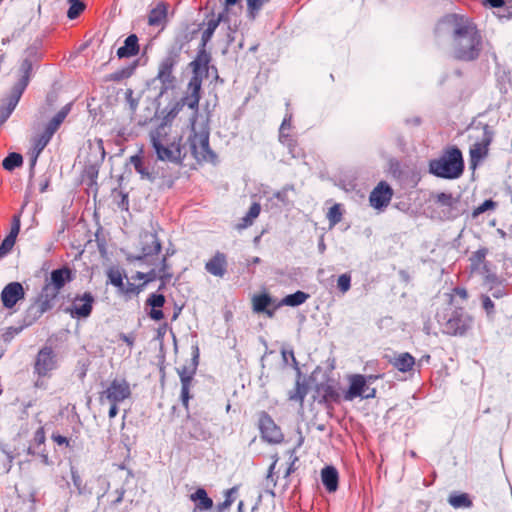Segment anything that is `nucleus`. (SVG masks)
I'll return each mask as SVG.
<instances>
[{
	"label": "nucleus",
	"mask_w": 512,
	"mask_h": 512,
	"mask_svg": "<svg viewBox=\"0 0 512 512\" xmlns=\"http://www.w3.org/2000/svg\"><path fill=\"white\" fill-rule=\"evenodd\" d=\"M436 32L451 38V52L456 60L471 62L480 56L483 49L482 36L468 17L448 14L437 24Z\"/></svg>",
	"instance_id": "obj_1"
},
{
	"label": "nucleus",
	"mask_w": 512,
	"mask_h": 512,
	"mask_svg": "<svg viewBox=\"0 0 512 512\" xmlns=\"http://www.w3.org/2000/svg\"><path fill=\"white\" fill-rule=\"evenodd\" d=\"M464 168L463 155L457 146L447 147L438 158L429 161V172L443 179L460 178Z\"/></svg>",
	"instance_id": "obj_2"
},
{
	"label": "nucleus",
	"mask_w": 512,
	"mask_h": 512,
	"mask_svg": "<svg viewBox=\"0 0 512 512\" xmlns=\"http://www.w3.org/2000/svg\"><path fill=\"white\" fill-rule=\"evenodd\" d=\"M150 141L159 160L181 162L183 157L180 144L170 140L164 126L161 125L150 132Z\"/></svg>",
	"instance_id": "obj_3"
},
{
	"label": "nucleus",
	"mask_w": 512,
	"mask_h": 512,
	"mask_svg": "<svg viewBox=\"0 0 512 512\" xmlns=\"http://www.w3.org/2000/svg\"><path fill=\"white\" fill-rule=\"evenodd\" d=\"M211 60V55L205 49V47L200 45L196 58L190 63L193 75L188 83L189 90L191 94L187 100H189V104L196 105L200 100V91L202 86L203 77L208 73V65Z\"/></svg>",
	"instance_id": "obj_4"
},
{
	"label": "nucleus",
	"mask_w": 512,
	"mask_h": 512,
	"mask_svg": "<svg viewBox=\"0 0 512 512\" xmlns=\"http://www.w3.org/2000/svg\"><path fill=\"white\" fill-rule=\"evenodd\" d=\"M436 319L442 332L450 336H464L473 324L472 317L461 308L454 310L449 317L437 312Z\"/></svg>",
	"instance_id": "obj_5"
},
{
	"label": "nucleus",
	"mask_w": 512,
	"mask_h": 512,
	"mask_svg": "<svg viewBox=\"0 0 512 512\" xmlns=\"http://www.w3.org/2000/svg\"><path fill=\"white\" fill-rule=\"evenodd\" d=\"M179 57V49L171 48L168 50L165 57L159 62L158 73L155 80L161 83V95L175 87L176 77L173 74V70L179 62Z\"/></svg>",
	"instance_id": "obj_6"
},
{
	"label": "nucleus",
	"mask_w": 512,
	"mask_h": 512,
	"mask_svg": "<svg viewBox=\"0 0 512 512\" xmlns=\"http://www.w3.org/2000/svg\"><path fill=\"white\" fill-rule=\"evenodd\" d=\"M191 130L192 134L189 137V143L195 159L214 163L217 156L209 146V131L204 128L200 132H196L195 125H191Z\"/></svg>",
	"instance_id": "obj_7"
},
{
	"label": "nucleus",
	"mask_w": 512,
	"mask_h": 512,
	"mask_svg": "<svg viewBox=\"0 0 512 512\" xmlns=\"http://www.w3.org/2000/svg\"><path fill=\"white\" fill-rule=\"evenodd\" d=\"M130 396L131 388L128 381L124 378H116L100 393L99 400L102 404L105 401L109 403H122L130 398Z\"/></svg>",
	"instance_id": "obj_8"
},
{
	"label": "nucleus",
	"mask_w": 512,
	"mask_h": 512,
	"mask_svg": "<svg viewBox=\"0 0 512 512\" xmlns=\"http://www.w3.org/2000/svg\"><path fill=\"white\" fill-rule=\"evenodd\" d=\"M140 245L141 253L135 259L148 265L154 264L162 248L157 234L151 232L143 233Z\"/></svg>",
	"instance_id": "obj_9"
},
{
	"label": "nucleus",
	"mask_w": 512,
	"mask_h": 512,
	"mask_svg": "<svg viewBox=\"0 0 512 512\" xmlns=\"http://www.w3.org/2000/svg\"><path fill=\"white\" fill-rule=\"evenodd\" d=\"M198 348L196 347L195 353L189 365H183L177 369V373L181 381V401L184 407L188 408V403L191 398L190 387L192 384L193 377L196 373L198 366Z\"/></svg>",
	"instance_id": "obj_10"
},
{
	"label": "nucleus",
	"mask_w": 512,
	"mask_h": 512,
	"mask_svg": "<svg viewBox=\"0 0 512 512\" xmlns=\"http://www.w3.org/2000/svg\"><path fill=\"white\" fill-rule=\"evenodd\" d=\"M57 368V356L51 347L45 346L39 350L35 363L34 373L39 378L50 377L52 371Z\"/></svg>",
	"instance_id": "obj_11"
},
{
	"label": "nucleus",
	"mask_w": 512,
	"mask_h": 512,
	"mask_svg": "<svg viewBox=\"0 0 512 512\" xmlns=\"http://www.w3.org/2000/svg\"><path fill=\"white\" fill-rule=\"evenodd\" d=\"M94 301V296L90 292L77 295L71 306L66 309V312L69 313L72 318H87L92 312Z\"/></svg>",
	"instance_id": "obj_12"
},
{
	"label": "nucleus",
	"mask_w": 512,
	"mask_h": 512,
	"mask_svg": "<svg viewBox=\"0 0 512 512\" xmlns=\"http://www.w3.org/2000/svg\"><path fill=\"white\" fill-rule=\"evenodd\" d=\"M375 396V389H369L366 386L365 377L362 375H354L350 379V386L348 391L344 395L346 401H352L356 397L364 399L373 398Z\"/></svg>",
	"instance_id": "obj_13"
},
{
	"label": "nucleus",
	"mask_w": 512,
	"mask_h": 512,
	"mask_svg": "<svg viewBox=\"0 0 512 512\" xmlns=\"http://www.w3.org/2000/svg\"><path fill=\"white\" fill-rule=\"evenodd\" d=\"M259 428L263 439L270 443H280L283 439V434L280 428L276 425L274 420L266 412H262L259 418Z\"/></svg>",
	"instance_id": "obj_14"
},
{
	"label": "nucleus",
	"mask_w": 512,
	"mask_h": 512,
	"mask_svg": "<svg viewBox=\"0 0 512 512\" xmlns=\"http://www.w3.org/2000/svg\"><path fill=\"white\" fill-rule=\"evenodd\" d=\"M492 141V133L489 131L488 126H485L483 138L481 141L474 143L470 148V163L473 167L483 160L488 154V146Z\"/></svg>",
	"instance_id": "obj_15"
},
{
	"label": "nucleus",
	"mask_w": 512,
	"mask_h": 512,
	"mask_svg": "<svg viewBox=\"0 0 512 512\" xmlns=\"http://www.w3.org/2000/svg\"><path fill=\"white\" fill-rule=\"evenodd\" d=\"M393 196L391 187L386 182H380L370 193L369 202L375 209L386 207Z\"/></svg>",
	"instance_id": "obj_16"
},
{
	"label": "nucleus",
	"mask_w": 512,
	"mask_h": 512,
	"mask_svg": "<svg viewBox=\"0 0 512 512\" xmlns=\"http://www.w3.org/2000/svg\"><path fill=\"white\" fill-rule=\"evenodd\" d=\"M25 295L23 286L19 282H11L7 284L1 292V301L7 309L13 308L16 303L23 299Z\"/></svg>",
	"instance_id": "obj_17"
},
{
	"label": "nucleus",
	"mask_w": 512,
	"mask_h": 512,
	"mask_svg": "<svg viewBox=\"0 0 512 512\" xmlns=\"http://www.w3.org/2000/svg\"><path fill=\"white\" fill-rule=\"evenodd\" d=\"M73 280L72 271L68 267L55 269L51 272L50 281L45 286L50 287L53 291L60 293V290L66 283Z\"/></svg>",
	"instance_id": "obj_18"
},
{
	"label": "nucleus",
	"mask_w": 512,
	"mask_h": 512,
	"mask_svg": "<svg viewBox=\"0 0 512 512\" xmlns=\"http://www.w3.org/2000/svg\"><path fill=\"white\" fill-rule=\"evenodd\" d=\"M27 57L23 60L21 66H20V73L21 78L15 85V87L20 88L22 90H25L33 69V64L37 60V52L34 49H28L27 50Z\"/></svg>",
	"instance_id": "obj_19"
},
{
	"label": "nucleus",
	"mask_w": 512,
	"mask_h": 512,
	"mask_svg": "<svg viewBox=\"0 0 512 512\" xmlns=\"http://www.w3.org/2000/svg\"><path fill=\"white\" fill-rule=\"evenodd\" d=\"M205 269L213 276L222 278L227 271V259L224 253L217 252L206 264Z\"/></svg>",
	"instance_id": "obj_20"
},
{
	"label": "nucleus",
	"mask_w": 512,
	"mask_h": 512,
	"mask_svg": "<svg viewBox=\"0 0 512 512\" xmlns=\"http://www.w3.org/2000/svg\"><path fill=\"white\" fill-rule=\"evenodd\" d=\"M190 94H191V91L189 90V86L187 85V91H186L185 96L182 97L180 101L176 102L174 104V106L171 108V110L169 111V113L167 115L169 118L176 117L179 114V112L183 109V107L187 106L192 111L191 116H190V123H191V125H195V121H196V118L198 115L199 102H197L196 105L191 106L189 104L190 103L189 100H187L189 98Z\"/></svg>",
	"instance_id": "obj_21"
},
{
	"label": "nucleus",
	"mask_w": 512,
	"mask_h": 512,
	"mask_svg": "<svg viewBox=\"0 0 512 512\" xmlns=\"http://www.w3.org/2000/svg\"><path fill=\"white\" fill-rule=\"evenodd\" d=\"M194 502V512L208 511L213 507V500L208 496L204 488H197L196 491L189 496Z\"/></svg>",
	"instance_id": "obj_22"
},
{
	"label": "nucleus",
	"mask_w": 512,
	"mask_h": 512,
	"mask_svg": "<svg viewBox=\"0 0 512 512\" xmlns=\"http://www.w3.org/2000/svg\"><path fill=\"white\" fill-rule=\"evenodd\" d=\"M169 269H170V267L166 263V258L162 257L159 269L156 270L153 268L149 272L146 273L147 276L145 277V282L143 283L144 286L148 282L154 281L155 279L159 278L162 280V285L159 288V289H161L165 285V283L169 282L170 279L172 278V274L169 272Z\"/></svg>",
	"instance_id": "obj_23"
},
{
	"label": "nucleus",
	"mask_w": 512,
	"mask_h": 512,
	"mask_svg": "<svg viewBox=\"0 0 512 512\" xmlns=\"http://www.w3.org/2000/svg\"><path fill=\"white\" fill-rule=\"evenodd\" d=\"M321 480L328 492H335L338 488V471L333 466H326L321 471Z\"/></svg>",
	"instance_id": "obj_24"
},
{
	"label": "nucleus",
	"mask_w": 512,
	"mask_h": 512,
	"mask_svg": "<svg viewBox=\"0 0 512 512\" xmlns=\"http://www.w3.org/2000/svg\"><path fill=\"white\" fill-rule=\"evenodd\" d=\"M139 53V44L138 37L136 34L129 35L125 41L124 45L117 50V56L121 58H129L137 55Z\"/></svg>",
	"instance_id": "obj_25"
},
{
	"label": "nucleus",
	"mask_w": 512,
	"mask_h": 512,
	"mask_svg": "<svg viewBox=\"0 0 512 512\" xmlns=\"http://www.w3.org/2000/svg\"><path fill=\"white\" fill-rule=\"evenodd\" d=\"M57 296V292L44 285L35 301L40 305V307H42V310L47 312L53 308L54 301L56 300Z\"/></svg>",
	"instance_id": "obj_26"
},
{
	"label": "nucleus",
	"mask_w": 512,
	"mask_h": 512,
	"mask_svg": "<svg viewBox=\"0 0 512 512\" xmlns=\"http://www.w3.org/2000/svg\"><path fill=\"white\" fill-rule=\"evenodd\" d=\"M390 362L399 371L408 372L412 370L415 359L410 353L404 352L396 355Z\"/></svg>",
	"instance_id": "obj_27"
},
{
	"label": "nucleus",
	"mask_w": 512,
	"mask_h": 512,
	"mask_svg": "<svg viewBox=\"0 0 512 512\" xmlns=\"http://www.w3.org/2000/svg\"><path fill=\"white\" fill-rule=\"evenodd\" d=\"M222 21H226V16H224V13H220L217 18H212L207 22L206 28L202 32L200 43L201 46L206 47L207 43L211 40L215 30Z\"/></svg>",
	"instance_id": "obj_28"
},
{
	"label": "nucleus",
	"mask_w": 512,
	"mask_h": 512,
	"mask_svg": "<svg viewBox=\"0 0 512 512\" xmlns=\"http://www.w3.org/2000/svg\"><path fill=\"white\" fill-rule=\"evenodd\" d=\"M23 92L24 90L14 86L12 94L8 100L7 106L4 109L0 110L2 122L6 121L8 117L11 115V113L17 106Z\"/></svg>",
	"instance_id": "obj_29"
},
{
	"label": "nucleus",
	"mask_w": 512,
	"mask_h": 512,
	"mask_svg": "<svg viewBox=\"0 0 512 512\" xmlns=\"http://www.w3.org/2000/svg\"><path fill=\"white\" fill-rule=\"evenodd\" d=\"M167 17V8L164 3L157 4L148 15V24L150 26H160L164 24Z\"/></svg>",
	"instance_id": "obj_30"
},
{
	"label": "nucleus",
	"mask_w": 512,
	"mask_h": 512,
	"mask_svg": "<svg viewBox=\"0 0 512 512\" xmlns=\"http://www.w3.org/2000/svg\"><path fill=\"white\" fill-rule=\"evenodd\" d=\"M71 110V103L66 104L45 126L53 134L58 130Z\"/></svg>",
	"instance_id": "obj_31"
},
{
	"label": "nucleus",
	"mask_w": 512,
	"mask_h": 512,
	"mask_svg": "<svg viewBox=\"0 0 512 512\" xmlns=\"http://www.w3.org/2000/svg\"><path fill=\"white\" fill-rule=\"evenodd\" d=\"M270 304L271 297L268 294H260L253 297V310L257 313L266 312L269 317H272L273 311L267 310Z\"/></svg>",
	"instance_id": "obj_32"
},
{
	"label": "nucleus",
	"mask_w": 512,
	"mask_h": 512,
	"mask_svg": "<svg viewBox=\"0 0 512 512\" xmlns=\"http://www.w3.org/2000/svg\"><path fill=\"white\" fill-rule=\"evenodd\" d=\"M129 161L134 166L136 172L140 174L142 179H146L150 182L155 180V176L149 172L148 168L143 164L141 156L133 155L130 157Z\"/></svg>",
	"instance_id": "obj_33"
},
{
	"label": "nucleus",
	"mask_w": 512,
	"mask_h": 512,
	"mask_svg": "<svg viewBox=\"0 0 512 512\" xmlns=\"http://www.w3.org/2000/svg\"><path fill=\"white\" fill-rule=\"evenodd\" d=\"M53 135L54 134L45 127L44 131L41 134L34 137L33 151H37V154H40L48 145Z\"/></svg>",
	"instance_id": "obj_34"
},
{
	"label": "nucleus",
	"mask_w": 512,
	"mask_h": 512,
	"mask_svg": "<svg viewBox=\"0 0 512 512\" xmlns=\"http://www.w3.org/2000/svg\"><path fill=\"white\" fill-rule=\"evenodd\" d=\"M309 298V294L303 291H297L293 294H289L283 298L282 304L296 307L303 304Z\"/></svg>",
	"instance_id": "obj_35"
},
{
	"label": "nucleus",
	"mask_w": 512,
	"mask_h": 512,
	"mask_svg": "<svg viewBox=\"0 0 512 512\" xmlns=\"http://www.w3.org/2000/svg\"><path fill=\"white\" fill-rule=\"evenodd\" d=\"M23 164V157L21 154L12 152L2 162L3 168L7 171H12Z\"/></svg>",
	"instance_id": "obj_36"
},
{
	"label": "nucleus",
	"mask_w": 512,
	"mask_h": 512,
	"mask_svg": "<svg viewBox=\"0 0 512 512\" xmlns=\"http://www.w3.org/2000/svg\"><path fill=\"white\" fill-rule=\"evenodd\" d=\"M448 502L454 508H469L472 506V501L465 493L450 495Z\"/></svg>",
	"instance_id": "obj_37"
},
{
	"label": "nucleus",
	"mask_w": 512,
	"mask_h": 512,
	"mask_svg": "<svg viewBox=\"0 0 512 512\" xmlns=\"http://www.w3.org/2000/svg\"><path fill=\"white\" fill-rule=\"evenodd\" d=\"M137 65H138V61H134L132 64L112 73L110 75V79L113 81H121L126 78H129L134 73Z\"/></svg>",
	"instance_id": "obj_38"
},
{
	"label": "nucleus",
	"mask_w": 512,
	"mask_h": 512,
	"mask_svg": "<svg viewBox=\"0 0 512 512\" xmlns=\"http://www.w3.org/2000/svg\"><path fill=\"white\" fill-rule=\"evenodd\" d=\"M306 395H307L306 385L301 383L299 380H297L294 389L289 392L288 397H289V400L298 401L302 404Z\"/></svg>",
	"instance_id": "obj_39"
},
{
	"label": "nucleus",
	"mask_w": 512,
	"mask_h": 512,
	"mask_svg": "<svg viewBox=\"0 0 512 512\" xmlns=\"http://www.w3.org/2000/svg\"><path fill=\"white\" fill-rule=\"evenodd\" d=\"M435 202L440 207L452 209L458 203V200L451 193L441 192L436 195Z\"/></svg>",
	"instance_id": "obj_40"
},
{
	"label": "nucleus",
	"mask_w": 512,
	"mask_h": 512,
	"mask_svg": "<svg viewBox=\"0 0 512 512\" xmlns=\"http://www.w3.org/2000/svg\"><path fill=\"white\" fill-rule=\"evenodd\" d=\"M70 6L67 11L69 19L77 18L85 9V4L81 0H68Z\"/></svg>",
	"instance_id": "obj_41"
},
{
	"label": "nucleus",
	"mask_w": 512,
	"mask_h": 512,
	"mask_svg": "<svg viewBox=\"0 0 512 512\" xmlns=\"http://www.w3.org/2000/svg\"><path fill=\"white\" fill-rule=\"evenodd\" d=\"M327 218L331 227L335 226L342 220V212L339 204H335L329 209Z\"/></svg>",
	"instance_id": "obj_42"
},
{
	"label": "nucleus",
	"mask_w": 512,
	"mask_h": 512,
	"mask_svg": "<svg viewBox=\"0 0 512 512\" xmlns=\"http://www.w3.org/2000/svg\"><path fill=\"white\" fill-rule=\"evenodd\" d=\"M46 311L42 310V307L34 301L27 309V318H29L30 322L37 320L40 318Z\"/></svg>",
	"instance_id": "obj_43"
},
{
	"label": "nucleus",
	"mask_w": 512,
	"mask_h": 512,
	"mask_svg": "<svg viewBox=\"0 0 512 512\" xmlns=\"http://www.w3.org/2000/svg\"><path fill=\"white\" fill-rule=\"evenodd\" d=\"M125 101L129 107L130 113L134 114L139 104V97H135L134 91L130 88L125 91Z\"/></svg>",
	"instance_id": "obj_44"
},
{
	"label": "nucleus",
	"mask_w": 512,
	"mask_h": 512,
	"mask_svg": "<svg viewBox=\"0 0 512 512\" xmlns=\"http://www.w3.org/2000/svg\"><path fill=\"white\" fill-rule=\"evenodd\" d=\"M266 2H268V0H247L248 16L254 19Z\"/></svg>",
	"instance_id": "obj_45"
},
{
	"label": "nucleus",
	"mask_w": 512,
	"mask_h": 512,
	"mask_svg": "<svg viewBox=\"0 0 512 512\" xmlns=\"http://www.w3.org/2000/svg\"><path fill=\"white\" fill-rule=\"evenodd\" d=\"M108 279L112 285L117 287L119 291L123 288L124 282H123V276L122 273L119 270H109L108 271Z\"/></svg>",
	"instance_id": "obj_46"
},
{
	"label": "nucleus",
	"mask_w": 512,
	"mask_h": 512,
	"mask_svg": "<svg viewBox=\"0 0 512 512\" xmlns=\"http://www.w3.org/2000/svg\"><path fill=\"white\" fill-rule=\"evenodd\" d=\"M260 210H261L260 204L253 203L250 206L249 211L247 212L246 216L243 218V221L245 223L244 225L245 226L251 225L253 220L258 217Z\"/></svg>",
	"instance_id": "obj_47"
},
{
	"label": "nucleus",
	"mask_w": 512,
	"mask_h": 512,
	"mask_svg": "<svg viewBox=\"0 0 512 512\" xmlns=\"http://www.w3.org/2000/svg\"><path fill=\"white\" fill-rule=\"evenodd\" d=\"M503 281L496 274L486 271V274L483 278L482 286L485 290H488L490 287L500 284Z\"/></svg>",
	"instance_id": "obj_48"
},
{
	"label": "nucleus",
	"mask_w": 512,
	"mask_h": 512,
	"mask_svg": "<svg viewBox=\"0 0 512 512\" xmlns=\"http://www.w3.org/2000/svg\"><path fill=\"white\" fill-rule=\"evenodd\" d=\"M291 119H292V115L291 114H287L282 123H281V126H280V130H279V140L280 142L282 143H285L286 140H288V137L289 135L285 134V130H288L290 129L291 127Z\"/></svg>",
	"instance_id": "obj_49"
},
{
	"label": "nucleus",
	"mask_w": 512,
	"mask_h": 512,
	"mask_svg": "<svg viewBox=\"0 0 512 512\" xmlns=\"http://www.w3.org/2000/svg\"><path fill=\"white\" fill-rule=\"evenodd\" d=\"M165 303V297L162 294L152 293L146 300V304L152 308H161Z\"/></svg>",
	"instance_id": "obj_50"
},
{
	"label": "nucleus",
	"mask_w": 512,
	"mask_h": 512,
	"mask_svg": "<svg viewBox=\"0 0 512 512\" xmlns=\"http://www.w3.org/2000/svg\"><path fill=\"white\" fill-rule=\"evenodd\" d=\"M143 288L144 284L135 285L134 283L128 281L126 284L124 283L123 288L120 290V293L127 296H130L132 294L137 295L142 291Z\"/></svg>",
	"instance_id": "obj_51"
},
{
	"label": "nucleus",
	"mask_w": 512,
	"mask_h": 512,
	"mask_svg": "<svg viewBox=\"0 0 512 512\" xmlns=\"http://www.w3.org/2000/svg\"><path fill=\"white\" fill-rule=\"evenodd\" d=\"M71 478L78 493L83 494L85 492V484L83 483V480L78 471L74 467H71Z\"/></svg>",
	"instance_id": "obj_52"
},
{
	"label": "nucleus",
	"mask_w": 512,
	"mask_h": 512,
	"mask_svg": "<svg viewBox=\"0 0 512 512\" xmlns=\"http://www.w3.org/2000/svg\"><path fill=\"white\" fill-rule=\"evenodd\" d=\"M15 239L12 237L6 236L0 245V259L6 256L13 248L15 244Z\"/></svg>",
	"instance_id": "obj_53"
},
{
	"label": "nucleus",
	"mask_w": 512,
	"mask_h": 512,
	"mask_svg": "<svg viewBox=\"0 0 512 512\" xmlns=\"http://www.w3.org/2000/svg\"><path fill=\"white\" fill-rule=\"evenodd\" d=\"M487 291H489L491 295L496 299L502 298L507 294L504 280L501 281L500 284L490 287Z\"/></svg>",
	"instance_id": "obj_54"
},
{
	"label": "nucleus",
	"mask_w": 512,
	"mask_h": 512,
	"mask_svg": "<svg viewBox=\"0 0 512 512\" xmlns=\"http://www.w3.org/2000/svg\"><path fill=\"white\" fill-rule=\"evenodd\" d=\"M337 286L343 293L347 292L351 287V277L348 274H342L338 277Z\"/></svg>",
	"instance_id": "obj_55"
},
{
	"label": "nucleus",
	"mask_w": 512,
	"mask_h": 512,
	"mask_svg": "<svg viewBox=\"0 0 512 512\" xmlns=\"http://www.w3.org/2000/svg\"><path fill=\"white\" fill-rule=\"evenodd\" d=\"M496 207V202L491 199L485 200L481 205L476 207L473 211V216H478L488 210L494 209Z\"/></svg>",
	"instance_id": "obj_56"
},
{
	"label": "nucleus",
	"mask_w": 512,
	"mask_h": 512,
	"mask_svg": "<svg viewBox=\"0 0 512 512\" xmlns=\"http://www.w3.org/2000/svg\"><path fill=\"white\" fill-rule=\"evenodd\" d=\"M323 397H324V399L326 401H337L338 398H339V394L337 393V391L333 387L327 386L324 389Z\"/></svg>",
	"instance_id": "obj_57"
},
{
	"label": "nucleus",
	"mask_w": 512,
	"mask_h": 512,
	"mask_svg": "<svg viewBox=\"0 0 512 512\" xmlns=\"http://www.w3.org/2000/svg\"><path fill=\"white\" fill-rule=\"evenodd\" d=\"M19 231H20V219H19V216H14L13 223L11 226V231L7 236L12 237L13 239L16 240V237H17Z\"/></svg>",
	"instance_id": "obj_58"
},
{
	"label": "nucleus",
	"mask_w": 512,
	"mask_h": 512,
	"mask_svg": "<svg viewBox=\"0 0 512 512\" xmlns=\"http://www.w3.org/2000/svg\"><path fill=\"white\" fill-rule=\"evenodd\" d=\"M51 438L55 443H57L60 446L65 445L66 447H70V440L65 436L53 433Z\"/></svg>",
	"instance_id": "obj_59"
},
{
	"label": "nucleus",
	"mask_w": 512,
	"mask_h": 512,
	"mask_svg": "<svg viewBox=\"0 0 512 512\" xmlns=\"http://www.w3.org/2000/svg\"><path fill=\"white\" fill-rule=\"evenodd\" d=\"M90 147H94L99 152L101 159L105 158V149L102 139H95L94 143H90Z\"/></svg>",
	"instance_id": "obj_60"
},
{
	"label": "nucleus",
	"mask_w": 512,
	"mask_h": 512,
	"mask_svg": "<svg viewBox=\"0 0 512 512\" xmlns=\"http://www.w3.org/2000/svg\"><path fill=\"white\" fill-rule=\"evenodd\" d=\"M34 442L37 445H42L45 442V431L43 427H39L34 433Z\"/></svg>",
	"instance_id": "obj_61"
},
{
	"label": "nucleus",
	"mask_w": 512,
	"mask_h": 512,
	"mask_svg": "<svg viewBox=\"0 0 512 512\" xmlns=\"http://www.w3.org/2000/svg\"><path fill=\"white\" fill-rule=\"evenodd\" d=\"M487 251L485 249H479L475 251L472 255L471 260L475 263H482L486 257Z\"/></svg>",
	"instance_id": "obj_62"
},
{
	"label": "nucleus",
	"mask_w": 512,
	"mask_h": 512,
	"mask_svg": "<svg viewBox=\"0 0 512 512\" xmlns=\"http://www.w3.org/2000/svg\"><path fill=\"white\" fill-rule=\"evenodd\" d=\"M482 305H483V308L488 312H492L493 309H494V303L493 301L490 299L489 296H486V295H482Z\"/></svg>",
	"instance_id": "obj_63"
},
{
	"label": "nucleus",
	"mask_w": 512,
	"mask_h": 512,
	"mask_svg": "<svg viewBox=\"0 0 512 512\" xmlns=\"http://www.w3.org/2000/svg\"><path fill=\"white\" fill-rule=\"evenodd\" d=\"M503 12L499 14L500 18L511 19L512 18V4H504Z\"/></svg>",
	"instance_id": "obj_64"
}]
</instances>
